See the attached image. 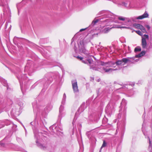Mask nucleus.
Masks as SVG:
<instances>
[{
	"label": "nucleus",
	"mask_w": 152,
	"mask_h": 152,
	"mask_svg": "<svg viewBox=\"0 0 152 152\" xmlns=\"http://www.w3.org/2000/svg\"><path fill=\"white\" fill-rule=\"evenodd\" d=\"M38 134L37 133L34 132V136L35 138H36L37 140L36 141V142L37 145L38 146L40 147L42 149H45L46 148V145H44L42 144L41 143H40L39 142V140L38 138Z\"/></svg>",
	"instance_id": "f257e3e1"
},
{
	"label": "nucleus",
	"mask_w": 152,
	"mask_h": 152,
	"mask_svg": "<svg viewBox=\"0 0 152 152\" xmlns=\"http://www.w3.org/2000/svg\"><path fill=\"white\" fill-rule=\"evenodd\" d=\"M72 85L73 89L74 92H77L78 91L77 83L76 79L72 81Z\"/></svg>",
	"instance_id": "f03ea898"
},
{
	"label": "nucleus",
	"mask_w": 152,
	"mask_h": 152,
	"mask_svg": "<svg viewBox=\"0 0 152 152\" xmlns=\"http://www.w3.org/2000/svg\"><path fill=\"white\" fill-rule=\"evenodd\" d=\"M133 26L135 28L140 29L143 32H146V31L145 28L141 25L135 23L133 25Z\"/></svg>",
	"instance_id": "7ed1b4c3"
},
{
	"label": "nucleus",
	"mask_w": 152,
	"mask_h": 152,
	"mask_svg": "<svg viewBox=\"0 0 152 152\" xmlns=\"http://www.w3.org/2000/svg\"><path fill=\"white\" fill-rule=\"evenodd\" d=\"M52 127L53 128L54 127V129H53V132L55 134L58 136L60 135H61L63 134V133L62 132L58 130V127H54V126H53Z\"/></svg>",
	"instance_id": "20e7f679"
},
{
	"label": "nucleus",
	"mask_w": 152,
	"mask_h": 152,
	"mask_svg": "<svg viewBox=\"0 0 152 152\" xmlns=\"http://www.w3.org/2000/svg\"><path fill=\"white\" fill-rule=\"evenodd\" d=\"M148 15L147 12H145L144 14L142 15L139 16L136 19H137L141 20L143 18H148Z\"/></svg>",
	"instance_id": "39448f33"
},
{
	"label": "nucleus",
	"mask_w": 152,
	"mask_h": 152,
	"mask_svg": "<svg viewBox=\"0 0 152 152\" xmlns=\"http://www.w3.org/2000/svg\"><path fill=\"white\" fill-rule=\"evenodd\" d=\"M148 15L147 12H145L144 14L142 15L139 16L136 19H137L141 20L143 18H148Z\"/></svg>",
	"instance_id": "423d86ee"
},
{
	"label": "nucleus",
	"mask_w": 152,
	"mask_h": 152,
	"mask_svg": "<svg viewBox=\"0 0 152 152\" xmlns=\"http://www.w3.org/2000/svg\"><path fill=\"white\" fill-rule=\"evenodd\" d=\"M120 111L121 113L123 112L125 115L126 113V106L125 105H121L120 107Z\"/></svg>",
	"instance_id": "0eeeda50"
},
{
	"label": "nucleus",
	"mask_w": 152,
	"mask_h": 152,
	"mask_svg": "<svg viewBox=\"0 0 152 152\" xmlns=\"http://www.w3.org/2000/svg\"><path fill=\"white\" fill-rule=\"evenodd\" d=\"M147 43L145 38L142 37V45L143 48H145L147 46Z\"/></svg>",
	"instance_id": "6e6552de"
},
{
	"label": "nucleus",
	"mask_w": 152,
	"mask_h": 152,
	"mask_svg": "<svg viewBox=\"0 0 152 152\" xmlns=\"http://www.w3.org/2000/svg\"><path fill=\"white\" fill-rule=\"evenodd\" d=\"M113 28V26L110 28H109V27H106L102 31L104 33H105L107 32L110 29Z\"/></svg>",
	"instance_id": "1a4fd4ad"
},
{
	"label": "nucleus",
	"mask_w": 152,
	"mask_h": 152,
	"mask_svg": "<svg viewBox=\"0 0 152 152\" xmlns=\"http://www.w3.org/2000/svg\"><path fill=\"white\" fill-rule=\"evenodd\" d=\"M84 106L85 105H81L77 110L78 111H79L80 112H82L84 110Z\"/></svg>",
	"instance_id": "9d476101"
},
{
	"label": "nucleus",
	"mask_w": 152,
	"mask_h": 152,
	"mask_svg": "<svg viewBox=\"0 0 152 152\" xmlns=\"http://www.w3.org/2000/svg\"><path fill=\"white\" fill-rule=\"evenodd\" d=\"M145 53V52L144 51H142L140 53L138 54L137 56V57H140L143 55H144Z\"/></svg>",
	"instance_id": "9b49d317"
},
{
	"label": "nucleus",
	"mask_w": 152,
	"mask_h": 152,
	"mask_svg": "<svg viewBox=\"0 0 152 152\" xmlns=\"http://www.w3.org/2000/svg\"><path fill=\"white\" fill-rule=\"evenodd\" d=\"M135 52L140 51L141 50V49L140 47H137L134 49Z\"/></svg>",
	"instance_id": "f8f14e48"
},
{
	"label": "nucleus",
	"mask_w": 152,
	"mask_h": 152,
	"mask_svg": "<svg viewBox=\"0 0 152 152\" xmlns=\"http://www.w3.org/2000/svg\"><path fill=\"white\" fill-rule=\"evenodd\" d=\"M107 145V143L105 142V141L104 140L103 144L101 148V149H102V148L103 147H106Z\"/></svg>",
	"instance_id": "ddd939ff"
},
{
	"label": "nucleus",
	"mask_w": 152,
	"mask_h": 152,
	"mask_svg": "<svg viewBox=\"0 0 152 152\" xmlns=\"http://www.w3.org/2000/svg\"><path fill=\"white\" fill-rule=\"evenodd\" d=\"M64 108V107L63 105H61L59 108V113H61L62 111Z\"/></svg>",
	"instance_id": "4468645a"
},
{
	"label": "nucleus",
	"mask_w": 152,
	"mask_h": 152,
	"mask_svg": "<svg viewBox=\"0 0 152 152\" xmlns=\"http://www.w3.org/2000/svg\"><path fill=\"white\" fill-rule=\"evenodd\" d=\"M110 105H107L105 109L106 112L108 113L110 112L109 109L110 108Z\"/></svg>",
	"instance_id": "2eb2a0df"
},
{
	"label": "nucleus",
	"mask_w": 152,
	"mask_h": 152,
	"mask_svg": "<svg viewBox=\"0 0 152 152\" xmlns=\"http://www.w3.org/2000/svg\"><path fill=\"white\" fill-rule=\"evenodd\" d=\"M122 61L123 62H124L125 63H126L128 61L129 59L126 58H124L122 59Z\"/></svg>",
	"instance_id": "dca6fc26"
},
{
	"label": "nucleus",
	"mask_w": 152,
	"mask_h": 152,
	"mask_svg": "<svg viewBox=\"0 0 152 152\" xmlns=\"http://www.w3.org/2000/svg\"><path fill=\"white\" fill-rule=\"evenodd\" d=\"M135 32L138 35L142 36V33L140 31H135Z\"/></svg>",
	"instance_id": "f3484780"
},
{
	"label": "nucleus",
	"mask_w": 152,
	"mask_h": 152,
	"mask_svg": "<svg viewBox=\"0 0 152 152\" xmlns=\"http://www.w3.org/2000/svg\"><path fill=\"white\" fill-rule=\"evenodd\" d=\"M118 19L120 20L124 21L125 20V18L123 17H119L118 18Z\"/></svg>",
	"instance_id": "a211bd4d"
},
{
	"label": "nucleus",
	"mask_w": 152,
	"mask_h": 152,
	"mask_svg": "<svg viewBox=\"0 0 152 152\" xmlns=\"http://www.w3.org/2000/svg\"><path fill=\"white\" fill-rule=\"evenodd\" d=\"M104 70L105 71V72H107L109 71H112L113 70L111 69H106L104 68Z\"/></svg>",
	"instance_id": "6ab92c4d"
},
{
	"label": "nucleus",
	"mask_w": 152,
	"mask_h": 152,
	"mask_svg": "<svg viewBox=\"0 0 152 152\" xmlns=\"http://www.w3.org/2000/svg\"><path fill=\"white\" fill-rule=\"evenodd\" d=\"M116 64L117 65H120L122 64V61L121 60L118 61L116 62Z\"/></svg>",
	"instance_id": "aec40b11"
},
{
	"label": "nucleus",
	"mask_w": 152,
	"mask_h": 152,
	"mask_svg": "<svg viewBox=\"0 0 152 152\" xmlns=\"http://www.w3.org/2000/svg\"><path fill=\"white\" fill-rule=\"evenodd\" d=\"M75 57H76L77 59H79L80 60H82H82L83 58V57H80V56H75Z\"/></svg>",
	"instance_id": "412c9836"
},
{
	"label": "nucleus",
	"mask_w": 152,
	"mask_h": 152,
	"mask_svg": "<svg viewBox=\"0 0 152 152\" xmlns=\"http://www.w3.org/2000/svg\"><path fill=\"white\" fill-rule=\"evenodd\" d=\"M143 38H145V40L146 39H148V35L144 34L143 35Z\"/></svg>",
	"instance_id": "4be33fe9"
},
{
	"label": "nucleus",
	"mask_w": 152,
	"mask_h": 152,
	"mask_svg": "<svg viewBox=\"0 0 152 152\" xmlns=\"http://www.w3.org/2000/svg\"><path fill=\"white\" fill-rule=\"evenodd\" d=\"M98 21V20H93L92 21V23L94 25Z\"/></svg>",
	"instance_id": "5701e85b"
},
{
	"label": "nucleus",
	"mask_w": 152,
	"mask_h": 152,
	"mask_svg": "<svg viewBox=\"0 0 152 152\" xmlns=\"http://www.w3.org/2000/svg\"><path fill=\"white\" fill-rule=\"evenodd\" d=\"M143 126H144V125L143 124L142 125V132H143L144 134L145 135V132H144V128Z\"/></svg>",
	"instance_id": "b1692460"
},
{
	"label": "nucleus",
	"mask_w": 152,
	"mask_h": 152,
	"mask_svg": "<svg viewBox=\"0 0 152 152\" xmlns=\"http://www.w3.org/2000/svg\"><path fill=\"white\" fill-rule=\"evenodd\" d=\"M148 138L149 141V147L151 146V142L150 140V138L149 137H148Z\"/></svg>",
	"instance_id": "393cba45"
},
{
	"label": "nucleus",
	"mask_w": 152,
	"mask_h": 152,
	"mask_svg": "<svg viewBox=\"0 0 152 152\" xmlns=\"http://www.w3.org/2000/svg\"><path fill=\"white\" fill-rule=\"evenodd\" d=\"M6 139V138H5L2 141H1L0 142V144L1 146H3V144L2 143V142L4 141Z\"/></svg>",
	"instance_id": "a878e982"
},
{
	"label": "nucleus",
	"mask_w": 152,
	"mask_h": 152,
	"mask_svg": "<svg viewBox=\"0 0 152 152\" xmlns=\"http://www.w3.org/2000/svg\"><path fill=\"white\" fill-rule=\"evenodd\" d=\"M87 28H82V29H81L80 30V32H81V31H85V30L86 29H87Z\"/></svg>",
	"instance_id": "bb28decb"
},
{
	"label": "nucleus",
	"mask_w": 152,
	"mask_h": 152,
	"mask_svg": "<svg viewBox=\"0 0 152 152\" xmlns=\"http://www.w3.org/2000/svg\"><path fill=\"white\" fill-rule=\"evenodd\" d=\"M145 26L148 28V30H149L150 28V27L148 25H146Z\"/></svg>",
	"instance_id": "cd10ccee"
},
{
	"label": "nucleus",
	"mask_w": 152,
	"mask_h": 152,
	"mask_svg": "<svg viewBox=\"0 0 152 152\" xmlns=\"http://www.w3.org/2000/svg\"><path fill=\"white\" fill-rule=\"evenodd\" d=\"M4 124H3L2 123H1L0 124V129L3 127L4 126Z\"/></svg>",
	"instance_id": "c85d7f7f"
},
{
	"label": "nucleus",
	"mask_w": 152,
	"mask_h": 152,
	"mask_svg": "<svg viewBox=\"0 0 152 152\" xmlns=\"http://www.w3.org/2000/svg\"><path fill=\"white\" fill-rule=\"evenodd\" d=\"M87 61H88V63L91 64V61L90 59H88Z\"/></svg>",
	"instance_id": "c756f323"
},
{
	"label": "nucleus",
	"mask_w": 152,
	"mask_h": 152,
	"mask_svg": "<svg viewBox=\"0 0 152 152\" xmlns=\"http://www.w3.org/2000/svg\"><path fill=\"white\" fill-rule=\"evenodd\" d=\"M106 64H107V63H104V62H102L101 64V65H106Z\"/></svg>",
	"instance_id": "7c9ffc66"
},
{
	"label": "nucleus",
	"mask_w": 152,
	"mask_h": 152,
	"mask_svg": "<svg viewBox=\"0 0 152 152\" xmlns=\"http://www.w3.org/2000/svg\"><path fill=\"white\" fill-rule=\"evenodd\" d=\"M18 111H16V112L15 113V114L16 115H19V114H20V113H18L17 112Z\"/></svg>",
	"instance_id": "2f4dec72"
},
{
	"label": "nucleus",
	"mask_w": 152,
	"mask_h": 152,
	"mask_svg": "<svg viewBox=\"0 0 152 152\" xmlns=\"http://www.w3.org/2000/svg\"><path fill=\"white\" fill-rule=\"evenodd\" d=\"M82 62L84 64H87L86 62L84 60H82Z\"/></svg>",
	"instance_id": "473e14b6"
},
{
	"label": "nucleus",
	"mask_w": 152,
	"mask_h": 152,
	"mask_svg": "<svg viewBox=\"0 0 152 152\" xmlns=\"http://www.w3.org/2000/svg\"><path fill=\"white\" fill-rule=\"evenodd\" d=\"M36 106V105H34V106H33V108L34 111L35 110L34 107H35V106Z\"/></svg>",
	"instance_id": "72a5a7b5"
},
{
	"label": "nucleus",
	"mask_w": 152,
	"mask_h": 152,
	"mask_svg": "<svg viewBox=\"0 0 152 152\" xmlns=\"http://www.w3.org/2000/svg\"><path fill=\"white\" fill-rule=\"evenodd\" d=\"M8 122L9 123L7 124H6V125H9L10 124V122L9 121H8Z\"/></svg>",
	"instance_id": "f704fd0d"
},
{
	"label": "nucleus",
	"mask_w": 152,
	"mask_h": 152,
	"mask_svg": "<svg viewBox=\"0 0 152 152\" xmlns=\"http://www.w3.org/2000/svg\"><path fill=\"white\" fill-rule=\"evenodd\" d=\"M142 117H144V118L145 117V115H144V114H143V115H142Z\"/></svg>",
	"instance_id": "c9c22d12"
},
{
	"label": "nucleus",
	"mask_w": 152,
	"mask_h": 152,
	"mask_svg": "<svg viewBox=\"0 0 152 152\" xmlns=\"http://www.w3.org/2000/svg\"><path fill=\"white\" fill-rule=\"evenodd\" d=\"M75 119V118H74V120H73V122H72V124H74V121Z\"/></svg>",
	"instance_id": "e433bc0d"
},
{
	"label": "nucleus",
	"mask_w": 152,
	"mask_h": 152,
	"mask_svg": "<svg viewBox=\"0 0 152 152\" xmlns=\"http://www.w3.org/2000/svg\"><path fill=\"white\" fill-rule=\"evenodd\" d=\"M101 149H101V148L100 150H99V152H101Z\"/></svg>",
	"instance_id": "4c0bfd02"
},
{
	"label": "nucleus",
	"mask_w": 152,
	"mask_h": 152,
	"mask_svg": "<svg viewBox=\"0 0 152 152\" xmlns=\"http://www.w3.org/2000/svg\"><path fill=\"white\" fill-rule=\"evenodd\" d=\"M118 129H117L116 130V132H117V131H118Z\"/></svg>",
	"instance_id": "58836bf2"
},
{
	"label": "nucleus",
	"mask_w": 152,
	"mask_h": 152,
	"mask_svg": "<svg viewBox=\"0 0 152 152\" xmlns=\"http://www.w3.org/2000/svg\"><path fill=\"white\" fill-rule=\"evenodd\" d=\"M121 28H125V27H122Z\"/></svg>",
	"instance_id": "ea45409f"
},
{
	"label": "nucleus",
	"mask_w": 152,
	"mask_h": 152,
	"mask_svg": "<svg viewBox=\"0 0 152 152\" xmlns=\"http://www.w3.org/2000/svg\"><path fill=\"white\" fill-rule=\"evenodd\" d=\"M120 116H121V114L120 115Z\"/></svg>",
	"instance_id": "a19ab883"
}]
</instances>
